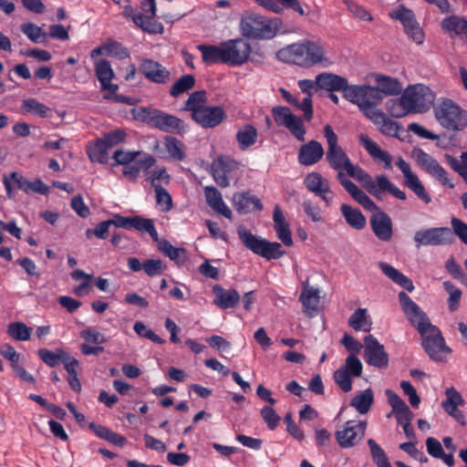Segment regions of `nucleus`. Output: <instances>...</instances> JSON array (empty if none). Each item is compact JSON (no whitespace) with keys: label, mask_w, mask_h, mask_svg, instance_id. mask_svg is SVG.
Listing matches in <instances>:
<instances>
[{"label":"nucleus","mask_w":467,"mask_h":467,"mask_svg":"<svg viewBox=\"0 0 467 467\" xmlns=\"http://www.w3.org/2000/svg\"><path fill=\"white\" fill-rule=\"evenodd\" d=\"M95 72L103 90H109L111 93L117 91L119 88L118 85L111 83L114 72L109 61L105 59L96 61Z\"/></svg>","instance_id":"29"},{"label":"nucleus","mask_w":467,"mask_h":467,"mask_svg":"<svg viewBox=\"0 0 467 467\" xmlns=\"http://www.w3.org/2000/svg\"><path fill=\"white\" fill-rule=\"evenodd\" d=\"M233 203L234 208L240 213L260 211L263 207L260 200L257 197L244 192L234 194Z\"/></svg>","instance_id":"33"},{"label":"nucleus","mask_w":467,"mask_h":467,"mask_svg":"<svg viewBox=\"0 0 467 467\" xmlns=\"http://www.w3.org/2000/svg\"><path fill=\"white\" fill-rule=\"evenodd\" d=\"M306 188L322 201L327 206L333 203L334 192L331 191L330 182L318 172L308 173L304 180Z\"/></svg>","instance_id":"15"},{"label":"nucleus","mask_w":467,"mask_h":467,"mask_svg":"<svg viewBox=\"0 0 467 467\" xmlns=\"http://www.w3.org/2000/svg\"><path fill=\"white\" fill-rule=\"evenodd\" d=\"M370 226L377 238L382 242H389L393 235L391 218L385 212H378L370 218Z\"/></svg>","instance_id":"21"},{"label":"nucleus","mask_w":467,"mask_h":467,"mask_svg":"<svg viewBox=\"0 0 467 467\" xmlns=\"http://www.w3.org/2000/svg\"><path fill=\"white\" fill-rule=\"evenodd\" d=\"M345 171L349 177L357 180L361 185L368 192H373L375 191L373 178L365 171L362 168L350 162L345 169Z\"/></svg>","instance_id":"42"},{"label":"nucleus","mask_w":467,"mask_h":467,"mask_svg":"<svg viewBox=\"0 0 467 467\" xmlns=\"http://www.w3.org/2000/svg\"><path fill=\"white\" fill-rule=\"evenodd\" d=\"M360 144L365 148L368 155L379 164H382L385 169L392 168V156L382 150L367 134L361 133L358 136Z\"/></svg>","instance_id":"22"},{"label":"nucleus","mask_w":467,"mask_h":467,"mask_svg":"<svg viewBox=\"0 0 467 467\" xmlns=\"http://www.w3.org/2000/svg\"><path fill=\"white\" fill-rule=\"evenodd\" d=\"M445 396L446 399L441 402V407L448 415L464 426L465 418L462 412L458 409L464 405V400L462 394L454 387H450L445 389Z\"/></svg>","instance_id":"18"},{"label":"nucleus","mask_w":467,"mask_h":467,"mask_svg":"<svg viewBox=\"0 0 467 467\" xmlns=\"http://www.w3.org/2000/svg\"><path fill=\"white\" fill-rule=\"evenodd\" d=\"M434 114L437 121L449 130H462L467 127L465 111L451 99H442L434 107Z\"/></svg>","instance_id":"5"},{"label":"nucleus","mask_w":467,"mask_h":467,"mask_svg":"<svg viewBox=\"0 0 467 467\" xmlns=\"http://www.w3.org/2000/svg\"><path fill=\"white\" fill-rule=\"evenodd\" d=\"M411 156L423 171L434 177L442 185L451 189L454 188V183L449 178L447 171L432 156L420 148H414Z\"/></svg>","instance_id":"8"},{"label":"nucleus","mask_w":467,"mask_h":467,"mask_svg":"<svg viewBox=\"0 0 467 467\" xmlns=\"http://www.w3.org/2000/svg\"><path fill=\"white\" fill-rule=\"evenodd\" d=\"M374 187L375 191L369 193L375 197L379 198L380 192H388L399 200L403 201L406 199V193L392 183L385 175L376 176V180H374Z\"/></svg>","instance_id":"35"},{"label":"nucleus","mask_w":467,"mask_h":467,"mask_svg":"<svg viewBox=\"0 0 467 467\" xmlns=\"http://www.w3.org/2000/svg\"><path fill=\"white\" fill-rule=\"evenodd\" d=\"M275 121L278 126L285 127L300 141H305L306 129L301 118L296 117L286 107H275L272 109Z\"/></svg>","instance_id":"13"},{"label":"nucleus","mask_w":467,"mask_h":467,"mask_svg":"<svg viewBox=\"0 0 467 467\" xmlns=\"http://www.w3.org/2000/svg\"><path fill=\"white\" fill-rule=\"evenodd\" d=\"M131 229H136L140 232H146L153 240H158L157 230L150 219H145L140 216L132 217Z\"/></svg>","instance_id":"58"},{"label":"nucleus","mask_w":467,"mask_h":467,"mask_svg":"<svg viewBox=\"0 0 467 467\" xmlns=\"http://www.w3.org/2000/svg\"><path fill=\"white\" fill-rule=\"evenodd\" d=\"M324 153L321 143L311 140L301 146L298 152V161L302 165L310 166L318 162L323 158Z\"/></svg>","instance_id":"27"},{"label":"nucleus","mask_w":467,"mask_h":467,"mask_svg":"<svg viewBox=\"0 0 467 467\" xmlns=\"http://www.w3.org/2000/svg\"><path fill=\"white\" fill-rule=\"evenodd\" d=\"M379 267L383 272V274L395 284L400 285L409 292H412L414 290V285L412 281L392 265L385 262H379Z\"/></svg>","instance_id":"36"},{"label":"nucleus","mask_w":467,"mask_h":467,"mask_svg":"<svg viewBox=\"0 0 467 467\" xmlns=\"http://www.w3.org/2000/svg\"><path fill=\"white\" fill-rule=\"evenodd\" d=\"M195 79L192 75H183L171 88L170 94L173 98H177L181 94L192 89L194 86Z\"/></svg>","instance_id":"57"},{"label":"nucleus","mask_w":467,"mask_h":467,"mask_svg":"<svg viewBox=\"0 0 467 467\" xmlns=\"http://www.w3.org/2000/svg\"><path fill=\"white\" fill-rule=\"evenodd\" d=\"M319 290L313 286L305 285L299 296V301L302 303L305 312L310 314L317 311L319 304Z\"/></svg>","instance_id":"44"},{"label":"nucleus","mask_w":467,"mask_h":467,"mask_svg":"<svg viewBox=\"0 0 467 467\" xmlns=\"http://www.w3.org/2000/svg\"><path fill=\"white\" fill-rule=\"evenodd\" d=\"M386 109L394 118H402L411 111L408 101L404 99V93L399 99L389 100Z\"/></svg>","instance_id":"51"},{"label":"nucleus","mask_w":467,"mask_h":467,"mask_svg":"<svg viewBox=\"0 0 467 467\" xmlns=\"http://www.w3.org/2000/svg\"><path fill=\"white\" fill-rule=\"evenodd\" d=\"M215 296L213 304L222 309L234 307L240 300V295L235 289H224L219 285L213 287Z\"/></svg>","instance_id":"30"},{"label":"nucleus","mask_w":467,"mask_h":467,"mask_svg":"<svg viewBox=\"0 0 467 467\" xmlns=\"http://www.w3.org/2000/svg\"><path fill=\"white\" fill-rule=\"evenodd\" d=\"M443 287L449 294L448 306L451 311H455L459 306V302L462 297V290L458 288L451 281L443 282Z\"/></svg>","instance_id":"60"},{"label":"nucleus","mask_w":467,"mask_h":467,"mask_svg":"<svg viewBox=\"0 0 467 467\" xmlns=\"http://www.w3.org/2000/svg\"><path fill=\"white\" fill-rule=\"evenodd\" d=\"M375 81L377 83L375 88L379 89V94L381 96L398 95L402 90L401 84L396 78L378 74L375 76Z\"/></svg>","instance_id":"38"},{"label":"nucleus","mask_w":467,"mask_h":467,"mask_svg":"<svg viewBox=\"0 0 467 467\" xmlns=\"http://www.w3.org/2000/svg\"><path fill=\"white\" fill-rule=\"evenodd\" d=\"M32 328L23 322H13L7 327V334L17 341H26L30 338Z\"/></svg>","instance_id":"52"},{"label":"nucleus","mask_w":467,"mask_h":467,"mask_svg":"<svg viewBox=\"0 0 467 467\" xmlns=\"http://www.w3.org/2000/svg\"><path fill=\"white\" fill-rule=\"evenodd\" d=\"M237 167V162L231 159L218 158L212 165L213 176L216 183L221 187L229 186L231 172Z\"/></svg>","instance_id":"24"},{"label":"nucleus","mask_w":467,"mask_h":467,"mask_svg":"<svg viewBox=\"0 0 467 467\" xmlns=\"http://www.w3.org/2000/svg\"><path fill=\"white\" fill-rule=\"evenodd\" d=\"M396 165L399 167L404 176L405 185L425 203H430L431 198L426 192L424 185L420 181L418 176L412 172L410 163L400 157L396 161Z\"/></svg>","instance_id":"17"},{"label":"nucleus","mask_w":467,"mask_h":467,"mask_svg":"<svg viewBox=\"0 0 467 467\" xmlns=\"http://www.w3.org/2000/svg\"><path fill=\"white\" fill-rule=\"evenodd\" d=\"M282 20L267 18L253 12H244L240 19L239 29L243 36L252 39H272L281 30Z\"/></svg>","instance_id":"2"},{"label":"nucleus","mask_w":467,"mask_h":467,"mask_svg":"<svg viewBox=\"0 0 467 467\" xmlns=\"http://www.w3.org/2000/svg\"><path fill=\"white\" fill-rule=\"evenodd\" d=\"M338 181L344 189L351 195V197L368 211L378 210L376 203L367 195L365 192L359 189L353 182L348 180L345 174H339Z\"/></svg>","instance_id":"26"},{"label":"nucleus","mask_w":467,"mask_h":467,"mask_svg":"<svg viewBox=\"0 0 467 467\" xmlns=\"http://www.w3.org/2000/svg\"><path fill=\"white\" fill-rule=\"evenodd\" d=\"M164 144L167 152L171 158L177 161L184 158L182 143L179 140L174 137H166Z\"/></svg>","instance_id":"62"},{"label":"nucleus","mask_w":467,"mask_h":467,"mask_svg":"<svg viewBox=\"0 0 467 467\" xmlns=\"http://www.w3.org/2000/svg\"><path fill=\"white\" fill-rule=\"evenodd\" d=\"M422 337V346L434 361H444L446 356L451 353V348L445 345V341L440 329L431 325L420 332Z\"/></svg>","instance_id":"7"},{"label":"nucleus","mask_w":467,"mask_h":467,"mask_svg":"<svg viewBox=\"0 0 467 467\" xmlns=\"http://www.w3.org/2000/svg\"><path fill=\"white\" fill-rule=\"evenodd\" d=\"M374 402L373 390L368 388L353 397L350 405L360 414L369 411Z\"/></svg>","instance_id":"43"},{"label":"nucleus","mask_w":467,"mask_h":467,"mask_svg":"<svg viewBox=\"0 0 467 467\" xmlns=\"http://www.w3.org/2000/svg\"><path fill=\"white\" fill-rule=\"evenodd\" d=\"M340 211L347 223L353 229L361 230L366 226L367 220L360 210L343 203Z\"/></svg>","instance_id":"39"},{"label":"nucleus","mask_w":467,"mask_h":467,"mask_svg":"<svg viewBox=\"0 0 467 467\" xmlns=\"http://www.w3.org/2000/svg\"><path fill=\"white\" fill-rule=\"evenodd\" d=\"M11 177L16 186L26 193L37 192L47 194L48 192V187L40 179L30 182L16 171L11 172Z\"/></svg>","instance_id":"34"},{"label":"nucleus","mask_w":467,"mask_h":467,"mask_svg":"<svg viewBox=\"0 0 467 467\" xmlns=\"http://www.w3.org/2000/svg\"><path fill=\"white\" fill-rule=\"evenodd\" d=\"M278 60L310 68L316 66L327 67L333 64L328 56L327 46L321 40L303 39L285 46L276 53Z\"/></svg>","instance_id":"1"},{"label":"nucleus","mask_w":467,"mask_h":467,"mask_svg":"<svg viewBox=\"0 0 467 467\" xmlns=\"http://www.w3.org/2000/svg\"><path fill=\"white\" fill-rule=\"evenodd\" d=\"M351 377H360L362 374L363 365L360 359L355 356H348L345 363L341 366Z\"/></svg>","instance_id":"64"},{"label":"nucleus","mask_w":467,"mask_h":467,"mask_svg":"<svg viewBox=\"0 0 467 467\" xmlns=\"http://www.w3.org/2000/svg\"><path fill=\"white\" fill-rule=\"evenodd\" d=\"M197 48L202 53V57L204 63H224L223 42L219 46L199 45Z\"/></svg>","instance_id":"40"},{"label":"nucleus","mask_w":467,"mask_h":467,"mask_svg":"<svg viewBox=\"0 0 467 467\" xmlns=\"http://www.w3.org/2000/svg\"><path fill=\"white\" fill-rule=\"evenodd\" d=\"M37 354L44 363L51 368H54L59 363H62L64 358L67 355V352L62 348H57L55 352L47 348H41L38 350Z\"/></svg>","instance_id":"53"},{"label":"nucleus","mask_w":467,"mask_h":467,"mask_svg":"<svg viewBox=\"0 0 467 467\" xmlns=\"http://www.w3.org/2000/svg\"><path fill=\"white\" fill-rule=\"evenodd\" d=\"M404 99L408 101L411 111L421 113L433 105L435 94L429 87L416 84L405 89Z\"/></svg>","instance_id":"9"},{"label":"nucleus","mask_w":467,"mask_h":467,"mask_svg":"<svg viewBox=\"0 0 467 467\" xmlns=\"http://www.w3.org/2000/svg\"><path fill=\"white\" fill-rule=\"evenodd\" d=\"M302 208L305 213L313 223L325 222L323 214L324 213L318 204L313 202L310 200H306L302 202Z\"/></svg>","instance_id":"59"},{"label":"nucleus","mask_w":467,"mask_h":467,"mask_svg":"<svg viewBox=\"0 0 467 467\" xmlns=\"http://www.w3.org/2000/svg\"><path fill=\"white\" fill-rule=\"evenodd\" d=\"M370 454L377 467H391L384 450L373 439L368 440Z\"/></svg>","instance_id":"54"},{"label":"nucleus","mask_w":467,"mask_h":467,"mask_svg":"<svg viewBox=\"0 0 467 467\" xmlns=\"http://www.w3.org/2000/svg\"><path fill=\"white\" fill-rule=\"evenodd\" d=\"M366 428V421L348 420L341 430L336 431V440L343 449L354 447L364 437Z\"/></svg>","instance_id":"14"},{"label":"nucleus","mask_w":467,"mask_h":467,"mask_svg":"<svg viewBox=\"0 0 467 467\" xmlns=\"http://www.w3.org/2000/svg\"><path fill=\"white\" fill-rule=\"evenodd\" d=\"M237 234L247 249L267 260L278 259L285 253L279 243L270 242L261 236L253 234L244 227H239Z\"/></svg>","instance_id":"4"},{"label":"nucleus","mask_w":467,"mask_h":467,"mask_svg":"<svg viewBox=\"0 0 467 467\" xmlns=\"http://www.w3.org/2000/svg\"><path fill=\"white\" fill-rule=\"evenodd\" d=\"M382 96L379 94V89L371 86H363V91L361 94L360 101L358 104L359 109L368 119H373L379 117V114H375L379 109L377 106L381 102Z\"/></svg>","instance_id":"20"},{"label":"nucleus","mask_w":467,"mask_h":467,"mask_svg":"<svg viewBox=\"0 0 467 467\" xmlns=\"http://www.w3.org/2000/svg\"><path fill=\"white\" fill-rule=\"evenodd\" d=\"M257 137L256 129L249 124L241 127L236 133L239 148L243 150L253 146L256 142Z\"/></svg>","instance_id":"47"},{"label":"nucleus","mask_w":467,"mask_h":467,"mask_svg":"<svg viewBox=\"0 0 467 467\" xmlns=\"http://www.w3.org/2000/svg\"><path fill=\"white\" fill-rule=\"evenodd\" d=\"M22 108L27 112L33 113L40 118H48L52 113L50 108L41 102H38L35 99H24L22 102Z\"/></svg>","instance_id":"55"},{"label":"nucleus","mask_w":467,"mask_h":467,"mask_svg":"<svg viewBox=\"0 0 467 467\" xmlns=\"http://www.w3.org/2000/svg\"><path fill=\"white\" fill-rule=\"evenodd\" d=\"M385 395L389 404L392 408V412L394 413L398 422L400 425L410 422L412 419V412L404 400H401L393 390L389 389L385 390Z\"/></svg>","instance_id":"25"},{"label":"nucleus","mask_w":467,"mask_h":467,"mask_svg":"<svg viewBox=\"0 0 467 467\" xmlns=\"http://www.w3.org/2000/svg\"><path fill=\"white\" fill-rule=\"evenodd\" d=\"M323 132L327 145L326 160L329 166L337 171V178L338 179L339 174H344L343 171H345L351 161L338 144V137L329 124L324 127Z\"/></svg>","instance_id":"6"},{"label":"nucleus","mask_w":467,"mask_h":467,"mask_svg":"<svg viewBox=\"0 0 467 467\" xmlns=\"http://www.w3.org/2000/svg\"><path fill=\"white\" fill-rule=\"evenodd\" d=\"M346 78L333 73H320L317 76V85L327 91H339L346 85Z\"/></svg>","instance_id":"37"},{"label":"nucleus","mask_w":467,"mask_h":467,"mask_svg":"<svg viewBox=\"0 0 467 467\" xmlns=\"http://www.w3.org/2000/svg\"><path fill=\"white\" fill-rule=\"evenodd\" d=\"M140 70L147 79L156 84H166L171 79V72L161 63L152 59H142Z\"/></svg>","instance_id":"19"},{"label":"nucleus","mask_w":467,"mask_h":467,"mask_svg":"<svg viewBox=\"0 0 467 467\" xmlns=\"http://www.w3.org/2000/svg\"><path fill=\"white\" fill-rule=\"evenodd\" d=\"M159 251L169 257L171 260L177 264H182L187 259V254L185 249L174 247L170 242L165 239L158 241Z\"/></svg>","instance_id":"46"},{"label":"nucleus","mask_w":467,"mask_h":467,"mask_svg":"<svg viewBox=\"0 0 467 467\" xmlns=\"http://www.w3.org/2000/svg\"><path fill=\"white\" fill-rule=\"evenodd\" d=\"M415 246H439L451 244L453 233L448 227H434L416 231L413 236Z\"/></svg>","instance_id":"10"},{"label":"nucleus","mask_w":467,"mask_h":467,"mask_svg":"<svg viewBox=\"0 0 467 467\" xmlns=\"http://www.w3.org/2000/svg\"><path fill=\"white\" fill-rule=\"evenodd\" d=\"M376 114H379V117L369 119L378 126L379 131L387 136H397L400 130L398 123L387 118L381 110Z\"/></svg>","instance_id":"49"},{"label":"nucleus","mask_w":467,"mask_h":467,"mask_svg":"<svg viewBox=\"0 0 467 467\" xmlns=\"http://www.w3.org/2000/svg\"><path fill=\"white\" fill-rule=\"evenodd\" d=\"M274 228L276 232L277 237L281 242L286 245L293 244L292 233L290 231L289 223L278 205H275L273 212Z\"/></svg>","instance_id":"28"},{"label":"nucleus","mask_w":467,"mask_h":467,"mask_svg":"<svg viewBox=\"0 0 467 467\" xmlns=\"http://www.w3.org/2000/svg\"><path fill=\"white\" fill-rule=\"evenodd\" d=\"M225 118L226 114L223 108L205 106L194 114L193 120L203 128H214L220 125Z\"/></svg>","instance_id":"23"},{"label":"nucleus","mask_w":467,"mask_h":467,"mask_svg":"<svg viewBox=\"0 0 467 467\" xmlns=\"http://www.w3.org/2000/svg\"><path fill=\"white\" fill-rule=\"evenodd\" d=\"M442 28L451 35H467V21L459 16H449L442 21Z\"/></svg>","instance_id":"50"},{"label":"nucleus","mask_w":467,"mask_h":467,"mask_svg":"<svg viewBox=\"0 0 467 467\" xmlns=\"http://www.w3.org/2000/svg\"><path fill=\"white\" fill-rule=\"evenodd\" d=\"M224 63L231 66H242L246 63L252 53V47L244 38L230 39L223 42Z\"/></svg>","instance_id":"11"},{"label":"nucleus","mask_w":467,"mask_h":467,"mask_svg":"<svg viewBox=\"0 0 467 467\" xmlns=\"http://www.w3.org/2000/svg\"><path fill=\"white\" fill-rule=\"evenodd\" d=\"M21 31L34 43L42 42V38L47 36L40 26L30 22L22 24Z\"/></svg>","instance_id":"61"},{"label":"nucleus","mask_w":467,"mask_h":467,"mask_svg":"<svg viewBox=\"0 0 467 467\" xmlns=\"http://www.w3.org/2000/svg\"><path fill=\"white\" fill-rule=\"evenodd\" d=\"M204 195L208 205L216 213L222 214L225 218L231 219L232 211L223 200L221 192L213 186H206L204 188Z\"/></svg>","instance_id":"31"},{"label":"nucleus","mask_w":467,"mask_h":467,"mask_svg":"<svg viewBox=\"0 0 467 467\" xmlns=\"http://www.w3.org/2000/svg\"><path fill=\"white\" fill-rule=\"evenodd\" d=\"M132 115L135 119L164 132L182 133L184 131L183 121L181 119L156 109H134Z\"/></svg>","instance_id":"3"},{"label":"nucleus","mask_w":467,"mask_h":467,"mask_svg":"<svg viewBox=\"0 0 467 467\" xmlns=\"http://www.w3.org/2000/svg\"><path fill=\"white\" fill-rule=\"evenodd\" d=\"M364 358L366 362L376 368H385L389 363V357L378 339L372 335L365 337Z\"/></svg>","instance_id":"16"},{"label":"nucleus","mask_w":467,"mask_h":467,"mask_svg":"<svg viewBox=\"0 0 467 467\" xmlns=\"http://www.w3.org/2000/svg\"><path fill=\"white\" fill-rule=\"evenodd\" d=\"M140 156V151H129L123 150H118L113 154L114 163L113 166L122 165L125 167L128 164L133 162L136 159Z\"/></svg>","instance_id":"63"},{"label":"nucleus","mask_w":467,"mask_h":467,"mask_svg":"<svg viewBox=\"0 0 467 467\" xmlns=\"http://www.w3.org/2000/svg\"><path fill=\"white\" fill-rule=\"evenodd\" d=\"M109 149L101 139H98L88 146L87 153L92 161L106 163L109 157Z\"/></svg>","instance_id":"48"},{"label":"nucleus","mask_w":467,"mask_h":467,"mask_svg":"<svg viewBox=\"0 0 467 467\" xmlns=\"http://www.w3.org/2000/svg\"><path fill=\"white\" fill-rule=\"evenodd\" d=\"M398 296L404 315L420 333L432 325L422 309L405 292H400Z\"/></svg>","instance_id":"12"},{"label":"nucleus","mask_w":467,"mask_h":467,"mask_svg":"<svg viewBox=\"0 0 467 467\" xmlns=\"http://www.w3.org/2000/svg\"><path fill=\"white\" fill-rule=\"evenodd\" d=\"M345 171L349 177L357 180L361 185L368 192H373L375 191L373 178L365 171L362 168L350 162L345 169Z\"/></svg>","instance_id":"41"},{"label":"nucleus","mask_w":467,"mask_h":467,"mask_svg":"<svg viewBox=\"0 0 467 467\" xmlns=\"http://www.w3.org/2000/svg\"><path fill=\"white\" fill-rule=\"evenodd\" d=\"M155 162V158L147 154L141 158L136 159L130 164L123 167V175L130 181H136L141 171H146L148 169L152 167Z\"/></svg>","instance_id":"32"},{"label":"nucleus","mask_w":467,"mask_h":467,"mask_svg":"<svg viewBox=\"0 0 467 467\" xmlns=\"http://www.w3.org/2000/svg\"><path fill=\"white\" fill-rule=\"evenodd\" d=\"M205 93L203 91H195L190 95L185 102L184 109L192 112V118L194 114L205 107Z\"/></svg>","instance_id":"56"},{"label":"nucleus","mask_w":467,"mask_h":467,"mask_svg":"<svg viewBox=\"0 0 467 467\" xmlns=\"http://www.w3.org/2000/svg\"><path fill=\"white\" fill-rule=\"evenodd\" d=\"M349 326L355 330L369 332L372 328V320L366 308H358L349 317Z\"/></svg>","instance_id":"45"}]
</instances>
